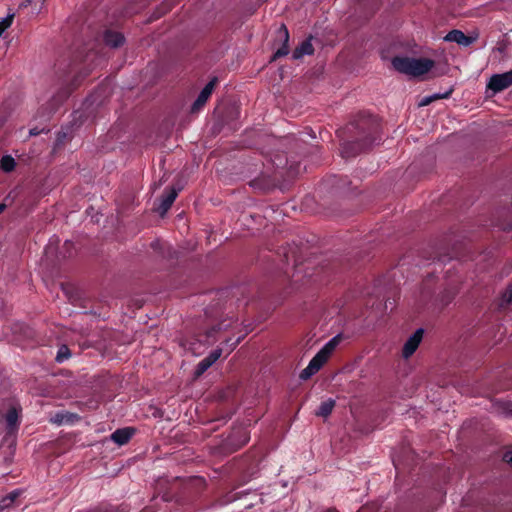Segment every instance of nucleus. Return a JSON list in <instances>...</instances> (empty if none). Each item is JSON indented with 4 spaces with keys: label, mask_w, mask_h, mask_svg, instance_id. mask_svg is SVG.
<instances>
[{
    "label": "nucleus",
    "mask_w": 512,
    "mask_h": 512,
    "mask_svg": "<svg viewBox=\"0 0 512 512\" xmlns=\"http://www.w3.org/2000/svg\"><path fill=\"white\" fill-rule=\"evenodd\" d=\"M503 459L505 462L512 464V451H508L503 455Z\"/></svg>",
    "instance_id": "nucleus-24"
},
{
    "label": "nucleus",
    "mask_w": 512,
    "mask_h": 512,
    "mask_svg": "<svg viewBox=\"0 0 512 512\" xmlns=\"http://www.w3.org/2000/svg\"><path fill=\"white\" fill-rule=\"evenodd\" d=\"M222 355V349L217 348L214 351H212L207 358L210 360L212 364H214Z\"/></svg>",
    "instance_id": "nucleus-17"
},
{
    "label": "nucleus",
    "mask_w": 512,
    "mask_h": 512,
    "mask_svg": "<svg viewBox=\"0 0 512 512\" xmlns=\"http://www.w3.org/2000/svg\"><path fill=\"white\" fill-rule=\"evenodd\" d=\"M277 36L280 41H282V46L276 50V52L273 55L272 60H275L279 57L286 56L289 53V32L287 27L284 24H281V26L277 29Z\"/></svg>",
    "instance_id": "nucleus-6"
},
{
    "label": "nucleus",
    "mask_w": 512,
    "mask_h": 512,
    "mask_svg": "<svg viewBox=\"0 0 512 512\" xmlns=\"http://www.w3.org/2000/svg\"><path fill=\"white\" fill-rule=\"evenodd\" d=\"M16 162L12 156L6 155L1 158L0 167L4 172H11L14 170Z\"/></svg>",
    "instance_id": "nucleus-13"
},
{
    "label": "nucleus",
    "mask_w": 512,
    "mask_h": 512,
    "mask_svg": "<svg viewBox=\"0 0 512 512\" xmlns=\"http://www.w3.org/2000/svg\"><path fill=\"white\" fill-rule=\"evenodd\" d=\"M104 41L106 45L112 48H118L124 43V36L115 31H108L104 35Z\"/></svg>",
    "instance_id": "nucleus-11"
},
{
    "label": "nucleus",
    "mask_w": 512,
    "mask_h": 512,
    "mask_svg": "<svg viewBox=\"0 0 512 512\" xmlns=\"http://www.w3.org/2000/svg\"><path fill=\"white\" fill-rule=\"evenodd\" d=\"M452 93V89H450L449 91H447L446 93L444 94H433L431 95L430 97L432 98V101L434 100H438V99H443V98H447L449 97V95Z\"/></svg>",
    "instance_id": "nucleus-22"
},
{
    "label": "nucleus",
    "mask_w": 512,
    "mask_h": 512,
    "mask_svg": "<svg viewBox=\"0 0 512 512\" xmlns=\"http://www.w3.org/2000/svg\"><path fill=\"white\" fill-rule=\"evenodd\" d=\"M434 61L428 58L394 57L392 66L400 73L420 77L434 67Z\"/></svg>",
    "instance_id": "nucleus-1"
},
{
    "label": "nucleus",
    "mask_w": 512,
    "mask_h": 512,
    "mask_svg": "<svg viewBox=\"0 0 512 512\" xmlns=\"http://www.w3.org/2000/svg\"><path fill=\"white\" fill-rule=\"evenodd\" d=\"M11 24H12V16L7 17V18L3 19L2 21H0V36L3 34V32L8 27H10Z\"/></svg>",
    "instance_id": "nucleus-19"
},
{
    "label": "nucleus",
    "mask_w": 512,
    "mask_h": 512,
    "mask_svg": "<svg viewBox=\"0 0 512 512\" xmlns=\"http://www.w3.org/2000/svg\"><path fill=\"white\" fill-rule=\"evenodd\" d=\"M340 340V335H337L329 340L323 346V348L312 358L308 366L301 371L300 378L302 380H308L311 376L317 373L329 359L335 348L340 343Z\"/></svg>",
    "instance_id": "nucleus-2"
},
{
    "label": "nucleus",
    "mask_w": 512,
    "mask_h": 512,
    "mask_svg": "<svg viewBox=\"0 0 512 512\" xmlns=\"http://www.w3.org/2000/svg\"><path fill=\"white\" fill-rule=\"evenodd\" d=\"M133 433L134 429L132 428L118 429L112 433L111 439L118 445H124L130 440Z\"/></svg>",
    "instance_id": "nucleus-9"
},
{
    "label": "nucleus",
    "mask_w": 512,
    "mask_h": 512,
    "mask_svg": "<svg viewBox=\"0 0 512 512\" xmlns=\"http://www.w3.org/2000/svg\"><path fill=\"white\" fill-rule=\"evenodd\" d=\"M423 337V329L416 330L405 342L402 350V356L404 358H409L413 355V353L417 350L419 344L422 341Z\"/></svg>",
    "instance_id": "nucleus-5"
},
{
    "label": "nucleus",
    "mask_w": 512,
    "mask_h": 512,
    "mask_svg": "<svg viewBox=\"0 0 512 512\" xmlns=\"http://www.w3.org/2000/svg\"><path fill=\"white\" fill-rule=\"evenodd\" d=\"M444 40L447 42H455L459 45L467 47L475 41V38L466 36L462 31L455 29V30L450 31L444 37Z\"/></svg>",
    "instance_id": "nucleus-7"
},
{
    "label": "nucleus",
    "mask_w": 512,
    "mask_h": 512,
    "mask_svg": "<svg viewBox=\"0 0 512 512\" xmlns=\"http://www.w3.org/2000/svg\"><path fill=\"white\" fill-rule=\"evenodd\" d=\"M432 101V98L430 96H427V97H424L420 102H419V106L423 107V106H427L429 105Z\"/></svg>",
    "instance_id": "nucleus-23"
},
{
    "label": "nucleus",
    "mask_w": 512,
    "mask_h": 512,
    "mask_svg": "<svg viewBox=\"0 0 512 512\" xmlns=\"http://www.w3.org/2000/svg\"><path fill=\"white\" fill-rule=\"evenodd\" d=\"M177 195L178 191L175 188H170L162 197L161 202L157 208V211L161 216H163L170 209Z\"/></svg>",
    "instance_id": "nucleus-8"
},
{
    "label": "nucleus",
    "mask_w": 512,
    "mask_h": 512,
    "mask_svg": "<svg viewBox=\"0 0 512 512\" xmlns=\"http://www.w3.org/2000/svg\"><path fill=\"white\" fill-rule=\"evenodd\" d=\"M5 208H6V205L1 203L0 204V214L5 210Z\"/></svg>",
    "instance_id": "nucleus-27"
},
{
    "label": "nucleus",
    "mask_w": 512,
    "mask_h": 512,
    "mask_svg": "<svg viewBox=\"0 0 512 512\" xmlns=\"http://www.w3.org/2000/svg\"><path fill=\"white\" fill-rule=\"evenodd\" d=\"M72 415L66 414V413H57L53 418H51V421L55 424H63L64 422H68L71 420Z\"/></svg>",
    "instance_id": "nucleus-16"
},
{
    "label": "nucleus",
    "mask_w": 512,
    "mask_h": 512,
    "mask_svg": "<svg viewBox=\"0 0 512 512\" xmlns=\"http://www.w3.org/2000/svg\"><path fill=\"white\" fill-rule=\"evenodd\" d=\"M239 341H240V339H237V340H236V342H234V343L231 345V347H230V349H229L228 353H230V352H231V351L236 347V345L239 343Z\"/></svg>",
    "instance_id": "nucleus-26"
},
{
    "label": "nucleus",
    "mask_w": 512,
    "mask_h": 512,
    "mask_svg": "<svg viewBox=\"0 0 512 512\" xmlns=\"http://www.w3.org/2000/svg\"><path fill=\"white\" fill-rule=\"evenodd\" d=\"M248 439L245 437V439L242 441V444L246 443Z\"/></svg>",
    "instance_id": "nucleus-28"
},
{
    "label": "nucleus",
    "mask_w": 512,
    "mask_h": 512,
    "mask_svg": "<svg viewBox=\"0 0 512 512\" xmlns=\"http://www.w3.org/2000/svg\"><path fill=\"white\" fill-rule=\"evenodd\" d=\"M213 364L210 362V360L205 357L203 360H201L199 362V364L197 365V368L195 370V374L196 376H200L202 375L210 366H212Z\"/></svg>",
    "instance_id": "nucleus-15"
},
{
    "label": "nucleus",
    "mask_w": 512,
    "mask_h": 512,
    "mask_svg": "<svg viewBox=\"0 0 512 512\" xmlns=\"http://www.w3.org/2000/svg\"><path fill=\"white\" fill-rule=\"evenodd\" d=\"M512 85V69L508 72L502 74L493 75L488 84V89L497 93L503 91L504 89L510 87Z\"/></svg>",
    "instance_id": "nucleus-3"
},
{
    "label": "nucleus",
    "mask_w": 512,
    "mask_h": 512,
    "mask_svg": "<svg viewBox=\"0 0 512 512\" xmlns=\"http://www.w3.org/2000/svg\"><path fill=\"white\" fill-rule=\"evenodd\" d=\"M69 357V350L67 347H62L59 352H58V355H57V360L58 361H62L63 359H66Z\"/></svg>",
    "instance_id": "nucleus-21"
},
{
    "label": "nucleus",
    "mask_w": 512,
    "mask_h": 512,
    "mask_svg": "<svg viewBox=\"0 0 512 512\" xmlns=\"http://www.w3.org/2000/svg\"><path fill=\"white\" fill-rule=\"evenodd\" d=\"M502 301L506 304L512 303V285L508 286L502 295Z\"/></svg>",
    "instance_id": "nucleus-18"
},
{
    "label": "nucleus",
    "mask_w": 512,
    "mask_h": 512,
    "mask_svg": "<svg viewBox=\"0 0 512 512\" xmlns=\"http://www.w3.org/2000/svg\"><path fill=\"white\" fill-rule=\"evenodd\" d=\"M335 407V400L328 399L324 402H322L318 408V410L315 412L316 416L327 418L333 411Z\"/></svg>",
    "instance_id": "nucleus-12"
},
{
    "label": "nucleus",
    "mask_w": 512,
    "mask_h": 512,
    "mask_svg": "<svg viewBox=\"0 0 512 512\" xmlns=\"http://www.w3.org/2000/svg\"><path fill=\"white\" fill-rule=\"evenodd\" d=\"M18 496L17 492H12L6 498L3 499V504L1 507H7L10 503L14 501V499Z\"/></svg>",
    "instance_id": "nucleus-20"
},
{
    "label": "nucleus",
    "mask_w": 512,
    "mask_h": 512,
    "mask_svg": "<svg viewBox=\"0 0 512 512\" xmlns=\"http://www.w3.org/2000/svg\"><path fill=\"white\" fill-rule=\"evenodd\" d=\"M314 52L313 45L311 43V39L304 40L298 47L293 51V58L300 59L305 55H311Z\"/></svg>",
    "instance_id": "nucleus-10"
},
{
    "label": "nucleus",
    "mask_w": 512,
    "mask_h": 512,
    "mask_svg": "<svg viewBox=\"0 0 512 512\" xmlns=\"http://www.w3.org/2000/svg\"><path fill=\"white\" fill-rule=\"evenodd\" d=\"M6 422L10 428H14L18 422V413L15 409H11L6 414Z\"/></svg>",
    "instance_id": "nucleus-14"
},
{
    "label": "nucleus",
    "mask_w": 512,
    "mask_h": 512,
    "mask_svg": "<svg viewBox=\"0 0 512 512\" xmlns=\"http://www.w3.org/2000/svg\"><path fill=\"white\" fill-rule=\"evenodd\" d=\"M39 133H40V132H39L37 129H35V128H33V129H31V130L29 131V134H30L31 136H36V135H38Z\"/></svg>",
    "instance_id": "nucleus-25"
},
{
    "label": "nucleus",
    "mask_w": 512,
    "mask_h": 512,
    "mask_svg": "<svg viewBox=\"0 0 512 512\" xmlns=\"http://www.w3.org/2000/svg\"><path fill=\"white\" fill-rule=\"evenodd\" d=\"M217 83V78H213L209 81V83L206 84V86L202 89L200 94L198 95L197 99L193 103L191 107V111L193 113L198 112L207 102L209 97L211 96L215 86Z\"/></svg>",
    "instance_id": "nucleus-4"
}]
</instances>
